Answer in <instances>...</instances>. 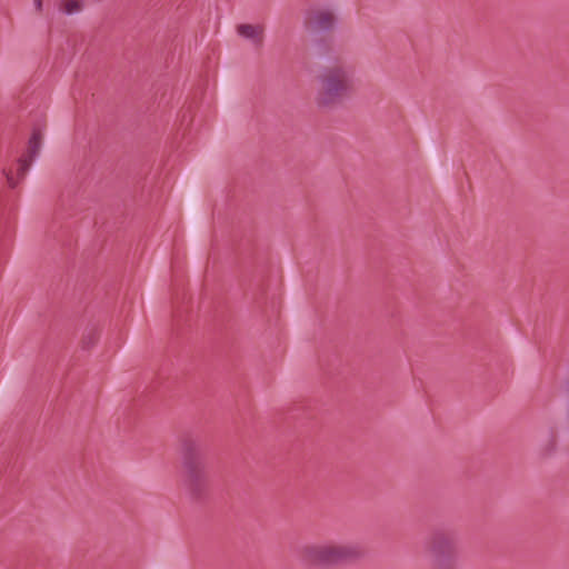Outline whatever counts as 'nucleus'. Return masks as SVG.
Returning <instances> with one entry per match:
<instances>
[{
    "instance_id": "f03ea898",
    "label": "nucleus",
    "mask_w": 569,
    "mask_h": 569,
    "mask_svg": "<svg viewBox=\"0 0 569 569\" xmlns=\"http://www.w3.org/2000/svg\"><path fill=\"white\" fill-rule=\"evenodd\" d=\"M366 556L360 543L307 545L300 550L301 561L309 567L336 569L358 562Z\"/></svg>"
},
{
    "instance_id": "20e7f679",
    "label": "nucleus",
    "mask_w": 569,
    "mask_h": 569,
    "mask_svg": "<svg viewBox=\"0 0 569 569\" xmlns=\"http://www.w3.org/2000/svg\"><path fill=\"white\" fill-rule=\"evenodd\" d=\"M318 82L317 104L320 108L336 107L352 92V69L341 62L325 67L318 76Z\"/></svg>"
},
{
    "instance_id": "7ed1b4c3",
    "label": "nucleus",
    "mask_w": 569,
    "mask_h": 569,
    "mask_svg": "<svg viewBox=\"0 0 569 569\" xmlns=\"http://www.w3.org/2000/svg\"><path fill=\"white\" fill-rule=\"evenodd\" d=\"M423 551L432 569H457L459 531L451 526L432 528L423 540Z\"/></svg>"
},
{
    "instance_id": "6e6552de",
    "label": "nucleus",
    "mask_w": 569,
    "mask_h": 569,
    "mask_svg": "<svg viewBox=\"0 0 569 569\" xmlns=\"http://www.w3.org/2000/svg\"><path fill=\"white\" fill-rule=\"evenodd\" d=\"M99 336L100 332L96 327L90 328L81 338V348L83 350L92 348L98 342Z\"/></svg>"
},
{
    "instance_id": "9b49d317",
    "label": "nucleus",
    "mask_w": 569,
    "mask_h": 569,
    "mask_svg": "<svg viewBox=\"0 0 569 569\" xmlns=\"http://www.w3.org/2000/svg\"><path fill=\"white\" fill-rule=\"evenodd\" d=\"M555 448H556V439L555 437L552 436L551 439H550V445L548 446V448L546 449V455H550L551 452L555 451Z\"/></svg>"
},
{
    "instance_id": "1a4fd4ad",
    "label": "nucleus",
    "mask_w": 569,
    "mask_h": 569,
    "mask_svg": "<svg viewBox=\"0 0 569 569\" xmlns=\"http://www.w3.org/2000/svg\"><path fill=\"white\" fill-rule=\"evenodd\" d=\"M83 8V2L81 0H66L61 4V10L66 14H73L76 12L81 11Z\"/></svg>"
},
{
    "instance_id": "423d86ee",
    "label": "nucleus",
    "mask_w": 569,
    "mask_h": 569,
    "mask_svg": "<svg viewBox=\"0 0 569 569\" xmlns=\"http://www.w3.org/2000/svg\"><path fill=\"white\" fill-rule=\"evenodd\" d=\"M336 21V16L329 10H311L307 13L306 27L312 33L330 32Z\"/></svg>"
},
{
    "instance_id": "0eeeda50",
    "label": "nucleus",
    "mask_w": 569,
    "mask_h": 569,
    "mask_svg": "<svg viewBox=\"0 0 569 569\" xmlns=\"http://www.w3.org/2000/svg\"><path fill=\"white\" fill-rule=\"evenodd\" d=\"M237 32L241 37L252 40L257 48H260L263 43V27L260 24H239L237 27Z\"/></svg>"
},
{
    "instance_id": "9d476101",
    "label": "nucleus",
    "mask_w": 569,
    "mask_h": 569,
    "mask_svg": "<svg viewBox=\"0 0 569 569\" xmlns=\"http://www.w3.org/2000/svg\"><path fill=\"white\" fill-rule=\"evenodd\" d=\"M6 177H7V182H8L9 187L12 189L16 188L18 184V181L13 178L12 172L11 171L6 172Z\"/></svg>"
},
{
    "instance_id": "f8f14e48",
    "label": "nucleus",
    "mask_w": 569,
    "mask_h": 569,
    "mask_svg": "<svg viewBox=\"0 0 569 569\" xmlns=\"http://www.w3.org/2000/svg\"><path fill=\"white\" fill-rule=\"evenodd\" d=\"M33 3H34V7H36V10L39 13H41L42 12V8H43L42 0H33Z\"/></svg>"
},
{
    "instance_id": "39448f33",
    "label": "nucleus",
    "mask_w": 569,
    "mask_h": 569,
    "mask_svg": "<svg viewBox=\"0 0 569 569\" xmlns=\"http://www.w3.org/2000/svg\"><path fill=\"white\" fill-rule=\"evenodd\" d=\"M42 142V131L40 128H33L28 141V148L24 154L18 159V178L22 180L31 167L33 159L38 156Z\"/></svg>"
},
{
    "instance_id": "f257e3e1",
    "label": "nucleus",
    "mask_w": 569,
    "mask_h": 569,
    "mask_svg": "<svg viewBox=\"0 0 569 569\" xmlns=\"http://www.w3.org/2000/svg\"><path fill=\"white\" fill-rule=\"evenodd\" d=\"M181 479L192 502L204 505L211 496V481L202 441L192 435L180 438Z\"/></svg>"
}]
</instances>
